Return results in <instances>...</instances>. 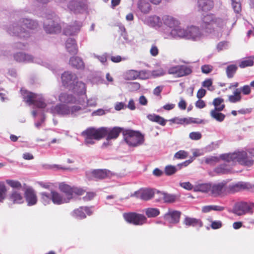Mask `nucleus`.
<instances>
[{"instance_id":"nucleus-56","label":"nucleus","mask_w":254,"mask_h":254,"mask_svg":"<svg viewBox=\"0 0 254 254\" xmlns=\"http://www.w3.org/2000/svg\"><path fill=\"white\" fill-rule=\"evenodd\" d=\"M189 137L192 140H197L200 139L202 135L199 132H191L189 134Z\"/></svg>"},{"instance_id":"nucleus-39","label":"nucleus","mask_w":254,"mask_h":254,"mask_svg":"<svg viewBox=\"0 0 254 254\" xmlns=\"http://www.w3.org/2000/svg\"><path fill=\"white\" fill-rule=\"evenodd\" d=\"M225 209V207L220 205H206L202 207V211L203 213H208L212 210L215 211H222Z\"/></svg>"},{"instance_id":"nucleus-18","label":"nucleus","mask_w":254,"mask_h":254,"mask_svg":"<svg viewBox=\"0 0 254 254\" xmlns=\"http://www.w3.org/2000/svg\"><path fill=\"white\" fill-rule=\"evenodd\" d=\"M85 213L89 216L91 215L92 214L91 208L87 206H81L74 209L71 212V215L76 219H83L86 217Z\"/></svg>"},{"instance_id":"nucleus-58","label":"nucleus","mask_w":254,"mask_h":254,"mask_svg":"<svg viewBox=\"0 0 254 254\" xmlns=\"http://www.w3.org/2000/svg\"><path fill=\"white\" fill-rule=\"evenodd\" d=\"M165 73H166L165 72V71H164V70L163 69L159 68V69L152 71V72L151 73V75L153 77H156L163 76L164 74H165Z\"/></svg>"},{"instance_id":"nucleus-10","label":"nucleus","mask_w":254,"mask_h":254,"mask_svg":"<svg viewBox=\"0 0 254 254\" xmlns=\"http://www.w3.org/2000/svg\"><path fill=\"white\" fill-rule=\"evenodd\" d=\"M254 208V203L241 202L235 205L233 208V213L238 216H242L246 214H252Z\"/></svg>"},{"instance_id":"nucleus-4","label":"nucleus","mask_w":254,"mask_h":254,"mask_svg":"<svg viewBox=\"0 0 254 254\" xmlns=\"http://www.w3.org/2000/svg\"><path fill=\"white\" fill-rule=\"evenodd\" d=\"M220 158L228 163L232 162L234 165L236 162H238L241 165L249 166L252 165L254 161V149L223 154L220 155Z\"/></svg>"},{"instance_id":"nucleus-1","label":"nucleus","mask_w":254,"mask_h":254,"mask_svg":"<svg viewBox=\"0 0 254 254\" xmlns=\"http://www.w3.org/2000/svg\"><path fill=\"white\" fill-rule=\"evenodd\" d=\"M97 99L96 97L93 96L85 101L84 96L76 98L72 94L62 93L59 96V100L66 104H58L50 109L48 108L47 111L54 116L76 117L91 112L90 108L96 107Z\"/></svg>"},{"instance_id":"nucleus-51","label":"nucleus","mask_w":254,"mask_h":254,"mask_svg":"<svg viewBox=\"0 0 254 254\" xmlns=\"http://www.w3.org/2000/svg\"><path fill=\"white\" fill-rule=\"evenodd\" d=\"M254 62L251 59H248L242 61L239 64L241 68H245L247 66H252L254 64Z\"/></svg>"},{"instance_id":"nucleus-24","label":"nucleus","mask_w":254,"mask_h":254,"mask_svg":"<svg viewBox=\"0 0 254 254\" xmlns=\"http://www.w3.org/2000/svg\"><path fill=\"white\" fill-rule=\"evenodd\" d=\"M127 78L128 80H133L139 77L141 79L149 78L150 73H147L146 71H137L135 70H129L127 72Z\"/></svg>"},{"instance_id":"nucleus-19","label":"nucleus","mask_w":254,"mask_h":254,"mask_svg":"<svg viewBox=\"0 0 254 254\" xmlns=\"http://www.w3.org/2000/svg\"><path fill=\"white\" fill-rule=\"evenodd\" d=\"M63 84L64 86L71 88L73 84L77 80L76 76L69 71L64 72L61 76Z\"/></svg>"},{"instance_id":"nucleus-29","label":"nucleus","mask_w":254,"mask_h":254,"mask_svg":"<svg viewBox=\"0 0 254 254\" xmlns=\"http://www.w3.org/2000/svg\"><path fill=\"white\" fill-rule=\"evenodd\" d=\"M197 6L200 10L207 11L213 8L214 2L213 0H198Z\"/></svg>"},{"instance_id":"nucleus-64","label":"nucleus","mask_w":254,"mask_h":254,"mask_svg":"<svg viewBox=\"0 0 254 254\" xmlns=\"http://www.w3.org/2000/svg\"><path fill=\"white\" fill-rule=\"evenodd\" d=\"M96 194L94 192H87L85 196L83 197L84 201H89L92 200L95 196Z\"/></svg>"},{"instance_id":"nucleus-45","label":"nucleus","mask_w":254,"mask_h":254,"mask_svg":"<svg viewBox=\"0 0 254 254\" xmlns=\"http://www.w3.org/2000/svg\"><path fill=\"white\" fill-rule=\"evenodd\" d=\"M7 190L3 183L0 182V202H2L6 198Z\"/></svg>"},{"instance_id":"nucleus-47","label":"nucleus","mask_w":254,"mask_h":254,"mask_svg":"<svg viewBox=\"0 0 254 254\" xmlns=\"http://www.w3.org/2000/svg\"><path fill=\"white\" fill-rule=\"evenodd\" d=\"M187 118H181L179 117H175L169 120L172 123L180 125H187Z\"/></svg>"},{"instance_id":"nucleus-33","label":"nucleus","mask_w":254,"mask_h":254,"mask_svg":"<svg viewBox=\"0 0 254 254\" xmlns=\"http://www.w3.org/2000/svg\"><path fill=\"white\" fill-rule=\"evenodd\" d=\"M162 21L164 24L169 27L171 30L176 27L178 24H180L178 20L168 15L164 16L162 18Z\"/></svg>"},{"instance_id":"nucleus-8","label":"nucleus","mask_w":254,"mask_h":254,"mask_svg":"<svg viewBox=\"0 0 254 254\" xmlns=\"http://www.w3.org/2000/svg\"><path fill=\"white\" fill-rule=\"evenodd\" d=\"M44 29L46 33L50 34H56L61 32V26L54 14L47 17L44 21Z\"/></svg>"},{"instance_id":"nucleus-3","label":"nucleus","mask_w":254,"mask_h":254,"mask_svg":"<svg viewBox=\"0 0 254 254\" xmlns=\"http://www.w3.org/2000/svg\"><path fill=\"white\" fill-rule=\"evenodd\" d=\"M38 26V24L36 21L23 18L20 19L18 22L10 24L5 29L10 35L25 39L29 36V32L25 28L35 29Z\"/></svg>"},{"instance_id":"nucleus-30","label":"nucleus","mask_w":254,"mask_h":254,"mask_svg":"<svg viewBox=\"0 0 254 254\" xmlns=\"http://www.w3.org/2000/svg\"><path fill=\"white\" fill-rule=\"evenodd\" d=\"M180 214V212L177 211H169L165 215L164 218L170 223H177L179 221Z\"/></svg>"},{"instance_id":"nucleus-25","label":"nucleus","mask_w":254,"mask_h":254,"mask_svg":"<svg viewBox=\"0 0 254 254\" xmlns=\"http://www.w3.org/2000/svg\"><path fill=\"white\" fill-rule=\"evenodd\" d=\"M106 131L104 133V137L107 135L106 140L109 141L112 139H116L122 131V129L119 127H114L113 128L104 127Z\"/></svg>"},{"instance_id":"nucleus-37","label":"nucleus","mask_w":254,"mask_h":254,"mask_svg":"<svg viewBox=\"0 0 254 254\" xmlns=\"http://www.w3.org/2000/svg\"><path fill=\"white\" fill-rule=\"evenodd\" d=\"M138 7L144 13H148L151 10L150 5L146 0H139Z\"/></svg>"},{"instance_id":"nucleus-20","label":"nucleus","mask_w":254,"mask_h":254,"mask_svg":"<svg viewBox=\"0 0 254 254\" xmlns=\"http://www.w3.org/2000/svg\"><path fill=\"white\" fill-rule=\"evenodd\" d=\"M251 188V185L248 183L239 182L227 185L228 193H235Z\"/></svg>"},{"instance_id":"nucleus-16","label":"nucleus","mask_w":254,"mask_h":254,"mask_svg":"<svg viewBox=\"0 0 254 254\" xmlns=\"http://www.w3.org/2000/svg\"><path fill=\"white\" fill-rule=\"evenodd\" d=\"M8 200L12 204H20L24 201V196L20 190H13L7 196Z\"/></svg>"},{"instance_id":"nucleus-43","label":"nucleus","mask_w":254,"mask_h":254,"mask_svg":"<svg viewBox=\"0 0 254 254\" xmlns=\"http://www.w3.org/2000/svg\"><path fill=\"white\" fill-rule=\"evenodd\" d=\"M145 212L148 218L155 217L160 214L159 209L156 208H146L145 210Z\"/></svg>"},{"instance_id":"nucleus-7","label":"nucleus","mask_w":254,"mask_h":254,"mask_svg":"<svg viewBox=\"0 0 254 254\" xmlns=\"http://www.w3.org/2000/svg\"><path fill=\"white\" fill-rule=\"evenodd\" d=\"M124 139L130 146H137L144 142V136L138 131L127 130L124 133Z\"/></svg>"},{"instance_id":"nucleus-44","label":"nucleus","mask_w":254,"mask_h":254,"mask_svg":"<svg viewBox=\"0 0 254 254\" xmlns=\"http://www.w3.org/2000/svg\"><path fill=\"white\" fill-rule=\"evenodd\" d=\"M237 69V66L235 64L228 65L226 68V74L228 78H232Z\"/></svg>"},{"instance_id":"nucleus-21","label":"nucleus","mask_w":254,"mask_h":254,"mask_svg":"<svg viewBox=\"0 0 254 254\" xmlns=\"http://www.w3.org/2000/svg\"><path fill=\"white\" fill-rule=\"evenodd\" d=\"M143 23L149 26L154 28H159L162 25L161 18L156 15L145 16L142 19Z\"/></svg>"},{"instance_id":"nucleus-2","label":"nucleus","mask_w":254,"mask_h":254,"mask_svg":"<svg viewBox=\"0 0 254 254\" xmlns=\"http://www.w3.org/2000/svg\"><path fill=\"white\" fill-rule=\"evenodd\" d=\"M226 21L216 17L213 14L205 15L200 24L201 29L198 26L190 25L187 27V39L198 41L203 39L206 34H212L215 37H220L225 30Z\"/></svg>"},{"instance_id":"nucleus-38","label":"nucleus","mask_w":254,"mask_h":254,"mask_svg":"<svg viewBox=\"0 0 254 254\" xmlns=\"http://www.w3.org/2000/svg\"><path fill=\"white\" fill-rule=\"evenodd\" d=\"M69 64L77 69H82L84 67V63L82 60L77 57L71 58L69 60Z\"/></svg>"},{"instance_id":"nucleus-27","label":"nucleus","mask_w":254,"mask_h":254,"mask_svg":"<svg viewBox=\"0 0 254 254\" xmlns=\"http://www.w3.org/2000/svg\"><path fill=\"white\" fill-rule=\"evenodd\" d=\"M225 161L224 163L219 165L214 169V172L215 173L217 174H225L231 172L232 166L234 165V164H232V162L228 163L226 161Z\"/></svg>"},{"instance_id":"nucleus-36","label":"nucleus","mask_w":254,"mask_h":254,"mask_svg":"<svg viewBox=\"0 0 254 254\" xmlns=\"http://www.w3.org/2000/svg\"><path fill=\"white\" fill-rule=\"evenodd\" d=\"M211 183L199 184L194 186V191L207 192L210 191Z\"/></svg>"},{"instance_id":"nucleus-59","label":"nucleus","mask_w":254,"mask_h":254,"mask_svg":"<svg viewBox=\"0 0 254 254\" xmlns=\"http://www.w3.org/2000/svg\"><path fill=\"white\" fill-rule=\"evenodd\" d=\"M180 185L181 187L187 190H190L192 189L194 190V187L189 182L181 183Z\"/></svg>"},{"instance_id":"nucleus-52","label":"nucleus","mask_w":254,"mask_h":254,"mask_svg":"<svg viewBox=\"0 0 254 254\" xmlns=\"http://www.w3.org/2000/svg\"><path fill=\"white\" fill-rule=\"evenodd\" d=\"M188 154V153L186 151L180 150L175 154L174 157L177 159H183L186 158Z\"/></svg>"},{"instance_id":"nucleus-22","label":"nucleus","mask_w":254,"mask_h":254,"mask_svg":"<svg viewBox=\"0 0 254 254\" xmlns=\"http://www.w3.org/2000/svg\"><path fill=\"white\" fill-rule=\"evenodd\" d=\"M71 89L75 94L74 96L76 98L86 96L85 95L86 91L85 84L81 81H76V80ZM72 95L73 96V95Z\"/></svg>"},{"instance_id":"nucleus-13","label":"nucleus","mask_w":254,"mask_h":254,"mask_svg":"<svg viewBox=\"0 0 254 254\" xmlns=\"http://www.w3.org/2000/svg\"><path fill=\"white\" fill-rule=\"evenodd\" d=\"M227 181H223L221 182L211 183V194L214 196H218L228 193Z\"/></svg>"},{"instance_id":"nucleus-63","label":"nucleus","mask_w":254,"mask_h":254,"mask_svg":"<svg viewBox=\"0 0 254 254\" xmlns=\"http://www.w3.org/2000/svg\"><path fill=\"white\" fill-rule=\"evenodd\" d=\"M94 57L97 59L101 63L104 64L107 61V54L105 53L101 56H98L94 54Z\"/></svg>"},{"instance_id":"nucleus-35","label":"nucleus","mask_w":254,"mask_h":254,"mask_svg":"<svg viewBox=\"0 0 254 254\" xmlns=\"http://www.w3.org/2000/svg\"><path fill=\"white\" fill-rule=\"evenodd\" d=\"M221 111H218L217 109H213L210 112L211 117L218 122H223L225 118V115L221 113Z\"/></svg>"},{"instance_id":"nucleus-26","label":"nucleus","mask_w":254,"mask_h":254,"mask_svg":"<svg viewBox=\"0 0 254 254\" xmlns=\"http://www.w3.org/2000/svg\"><path fill=\"white\" fill-rule=\"evenodd\" d=\"M82 23L80 21H76L72 25H70L65 28L64 33L66 35H75L80 30Z\"/></svg>"},{"instance_id":"nucleus-9","label":"nucleus","mask_w":254,"mask_h":254,"mask_svg":"<svg viewBox=\"0 0 254 254\" xmlns=\"http://www.w3.org/2000/svg\"><path fill=\"white\" fill-rule=\"evenodd\" d=\"M14 58L18 62L30 63L33 62L41 64L48 68H50V64L46 62H43L41 59H34L32 56L26 54L23 52H18L14 54Z\"/></svg>"},{"instance_id":"nucleus-5","label":"nucleus","mask_w":254,"mask_h":254,"mask_svg":"<svg viewBox=\"0 0 254 254\" xmlns=\"http://www.w3.org/2000/svg\"><path fill=\"white\" fill-rule=\"evenodd\" d=\"M40 195L41 201L44 205L50 204L51 201L56 205H61L68 202V199H65L63 195L53 190H51L50 192H41Z\"/></svg>"},{"instance_id":"nucleus-53","label":"nucleus","mask_w":254,"mask_h":254,"mask_svg":"<svg viewBox=\"0 0 254 254\" xmlns=\"http://www.w3.org/2000/svg\"><path fill=\"white\" fill-rule=\"evenodd\" d=\"M232 5L234 11L239 13L241 10V4L239 1L232 0Z\"/></svg>"},{"instance_id":"nucleus-49","label":"nucleus","mask_w":254,"mask_h":254,"mask_svg":"<svg viewBox=\"0 0 254 254\" xmlns=\"http://www.w3.org/2000/svg\"><path fill=\"white\" fill-rule=\"evenodd\" d=\"M205 162L209 165H213L219 161V158L216 156H210L204 158Z\"/></svg>"},{"instance_id":"nucleus-60","label":"nucleus","mask_w":254,"mask_h":254,"mask_svg":"<svg viewBox=\"0 0 254 254\" xmlns=\"http://www.w3.org/2000/svg\"><path fill=\"white\" fill-rule=\"evenodd\" d=\"M85 191L82 188L73 187V195L74 194L77 195H83Z\"/></svg>"},{"instance_id":"nucleus-55","label":"nucleus","mask_w":254,"mask_h":254,"mask_svg":"<svg viewBox=\"0 0 254 254\" xmlns=\"http://www.w3.org/2000/svg\"><path fill=\"white\" fill-rule=\"evenodd\" d=\"M109 110H104L102 109H99L97 110L93 111L92 113L93 116H102L106 114L107 113L109 112Z\"/></svg>"},{"instance_id":"nucleus-31","label":"nucleus","mask_w":254,"mask_h":254,"mask_svg":"<svg viewBox=\"0 0 254 254\" xmlns=\"http://www.w3.org/2000/svg\"><path fill=\"white\" fill-rule=\"evenodd\" d=\"M59 189L61 191L64 192L66 196L65 199H68V202L73 198V187H71L64 183H61L59 185Z\"/></svg>"},{"instance_id":"nucleus-61","label":"nucleus","mask_w":254,"mask_h":254,"mask_svg":"<svg viewBox=\"0 0 254 254\" xmlns=\"http://www.w3.org/2000/svg\"><path fill=\"white\" fill-rule=\"evenodd\" d=\"M242 97L236 96L234 95H230L228 100L231 103H235L241 100Z\"/></svg>"},{"instance_id":"nucleus-50","label":"nucleus","mask_w":254,"mask_h":254,"mask_svg":"<svg viewBox=\"0 0 254 254\" xmlns=\"http://www.w3.org/2000/svg\"><path fill=\"white\" fill-rule=\"evenodd\" d=\"M179 65L173 66L168 69V73L175 75L176 77H180Z\"/></svg>"},{"instance_id":"nucleus-6","label":"nucleus","mask_w":254,"mask_h":254,"mask_svg":"<svg viewBox=\"0 0 254 254\" xmlns=\"http://www.w3.org/2000/svg\"><path fill=\"white\" fill-rule=\"evenodd\" d=\"M23 96L24 101L29 105H34L39 108H45L49 105L46 99L41 94H36L32 92L21 90Z\"/></svg>"},{"instance_id":"nucleus-15","label":"nucleus","mask_w":254,"mask_h":254,"mask_svg":"<svg viewBox=\"0 0 254 254\" xmlns=\"http://www.w3.org/2000/svg\"><path fill=\"white\" fill-rule=\"evenodd\" d=\"M154 195V191L150 188H141L131 194V196L135 197L137 198L144 201H147L152 199Z\"/></svg>"},{"instance_id":"nucleus-23","label":"nucleus","mask_w":254,"mask_h":254,"mask_svg":"<svg viewBox=\"0 0 254 254\" xmlns=\"http://www.w3.org/2000/svg\"><path fill=\"white\" fill-rule=\"evenodd\" d=\"M24 196L28 206L35 205L38 201L35 191L31 188L26 189L24 192Z\"/></svg>"},{"instance_id":"nucleus-42","label":"nucleus","mask_w":254,"mask_h":254,"mask_svg":"<svg viewBox=\"0 0 254 254\" xmlns=\"http://www.w3.org/2000/svg\"><path fill=\"white\" fill-rule=\"evenodd\" d=\"M224 100L221 98H216L214 99L213 104L215 107L214 109H217L218 111H223L225 106L223 104Z\"/></svg>"},{"instance_id":"nucleus-40","label":"nucleus","mask_w":254,"mask_h":254,"mask_svg":"<svg viewBox=\"0 0 254 254\" xmlns=\"http://www.w3.org/2000/svg\"><path fill=\"white\" fill-rule=\"evenodd\" d=\"M160 194L161 198L166 203H172L176 200V196L174 194H171L164 192H161Z\"/></svg>"},{"instance_id":"nucleus-41","label":"nucleus","mask_w":254,"mask_h":254,"mask_svg":"<svg viewBox=\"0 0 254 254\" xmlns=\"http://www.w3.org/2000/svg\"><path fill=\"white\" fill-rule=\"evenodd\" d=\"M180 77L190 74L192 69L190 66L185 65H179Z\"/></svg>"},{"instance_id":"nucleus-12","label":"nucleus","mask_w":254,"mask_h":254,"mask_svg":"<svg viewBox=\"0 0 254 254\" xmlns=\"http://www.w3.org/2000/svg\"><path fill=\"white\" fill-rule=\"evenodd\" d=\"M165 38L186 39L187 37V27L182 28L180 24L171 29L169 32H164Z\"/></svg>"},{"instance_id":"nucleus-11","label":"nucleus","mask_w":254,"mask_h":254,"mask_svg":"<svg viewBox=\"0 0 254 254\" xmlns=\"http://www.w3.org/2000/svg\"><path fill=\"white\" fill-rule=\"evenodd\" d=\"M123 216L127 222L135 225H142L147 222V218L144 215L135 212L126 213Z\"/></svg>"},{"instance_id":"nucleus-62","label":"nucleus","mask_w":254,"mask_h":254,"mask_svg":"<svg viewBox=\"0 0 254 254\" xmlns=\"http://www.w3.org/2000/svg\"><path fill=\"white\" fill-rule=\"evenodd\" d=\"M240 90L244 95H247L250 94L251 89L249 85H244L240 88Z\"/></svg>"},{"instance_id":"nucleus-34","label":"nucleus","mask_w":254,"mask_h":254,"mask_svg":"<svg viewBox=\"0 0 254 254\" xmlns=\"http://www.w3.org/2000/svg\"><path fill=\"white\" fill-rule=\"evenodd\" d=\"M184 223L187 226L198 227L202 226V222L200 220L196 218L186 217L184 221Z\"/></svg>"},{"instance_id":"nucleus-57","label":"nucleus","mask_w":254,"mask_h":254,"mask_svg":"<svg viewBox=\"0 0 254 254\" xmlns=\"http://www.w3.org/2000/svg\"><path fill=\"white\" fill-rule=\"evenodd\" d=\"M201 69L203 73L208 74L212 71L213 66L211 65L205 64L201 66Z\"/></svg>"},{"instance_id":"nucleus-32","label":"nucleus","mask_w":254,"mask_h":254,"mask_svg":"<svg viewBox=\"0 0 254 254\" xmlns=\"http://www.w3.org/2000/svg\"><path fill=\"white\" fill-rule=\"evenodd\" d=\"M65 48L67 51L71 54L77 53V46L75 40L73 38H68L65 42Z\"/></svg>"},{"instance_id":"nucleus-48","label":"nucleus","mask_w":254,"mask_h":254,"mask_svg":"<svg viewBox=\"0 0 254 254\" xmlns=\"http://www.w3.org/2000/svg\"><path fill=\"white\" fill-rule=\"evenodd\" d=\"M177 171V168L175 166L167 165L165 168V173L166 175L170 176L175 174Z\"/></svg>"},{"instance_id":"nucleus-46","label":"nucleus","mask_w":254,"mask_h":254,"mask_svg":"<svg viewBox=\"0 0 254 254\" xmlns=\"http://www.w3.org/2000/svg\"><path fill=\"white\" fill-rule=\"evenodd\" d=\"M6 182L9 186L14 188V190H20L22 188L21 184L17 181L7 180Z\"/></svg>"},{"instance_id":"nucleus-54","label":"nucleus","mask_w":254,"mask_h":254,"mask_svg":"<svg viewBox=\"0 0 254 254\" xmlns=\"http://www.w3.org/2000/svg\"><path fill=\"white\" fill-rule=\"evenodd\" d=\"M212 81L211 79H206L202 83L203 87L207 88L210 91H213L214 90V88L212 87Z\"/></svg>"},{"instance_id":"nucleus-17","label":"nucleus","mask_w":254,"mask_h":254,"mask_svg":"<svg viewBox=\"0 0 254 254\" xmlns=\"http://www.w3.org/2000/svg\"><path fill=\"white\" fill-rule=\"evenodd\" d=\"M106 129L103 127L98 129L89 128L83 132V134L95 140H100L104 137V133Z\"/></svg>"},{"instance_id":"nucleus-14","label":"nucleus","mask_w":254,"mask_h":254,"mask_svg":"<svg viewBox=\"0 0 254 254\" xmlns=\"http://www.w3.org/2000/svg\"><path fill=\"white\" fill-rule=\"evenodd\" d=\"M58 3H64L68 2V8L75 13L80 12L85 7L84 0H55Z\"/></svg>"},{"instance_id":"nucleus-28","label":"nucleus","mask_w":254,"mask_h":254,"mask_svg":"<svg viewBox=\"0 0 254 254\" xmlns=\"http://www.w3.org/2000/svg\"><path fill=\"white\" fill-rule=\"evenodd\" d=\"M91 180L103 179L110 176L111 172L107 170H95L91 173Z\"/></svg>"}]
</instances>
